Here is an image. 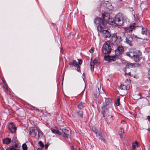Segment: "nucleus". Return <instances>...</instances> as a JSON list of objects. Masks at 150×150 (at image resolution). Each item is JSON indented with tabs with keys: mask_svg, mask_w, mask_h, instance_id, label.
Returning a JSON list of instances; mask_svg holds the SVG:
<instances>
[{
	"mask_svg": "<svg viewBox=\"0 0 150 150\" xmlns=\"http://www.w3.org/2000/svg\"><path fill=\"white\" fill-rule=\"evenodd\" d=\"M111 99L109 98H105V102H103L102 107V114L103 117L108 120L111 121L113 120V117L109 112V108L111 107Z\"/></svg>",
	"mask_w": 150,
	"mask_h": 150,
	"instance_id": "obj_1",
	"label": "nucleus"
},
{
	"mask_svg": "<svg viewBox=\"0 0 150 150\" xmlns=\"http://www.w3.org/2000/svg\"><path fill=\"white\" fill-rule=\"evenodd\" d=\"M123 23L122 15L121 14H118L117 15L114 19H112L111 22H110V21H109V24L113 25L114 23L118 26H121Z\"/></svg>",
	"mask_w": 150,
	"mask_h": 150,
	"instance_id": "obj_2",
	"label": "nucleus"
},
{
	"mask_svg": "<svg viewBox=\"0 0 150 150\" xmlns=\"http://www.w3.org/2000/svg\"><path fill=\"white\" fill-rule=\"evenodd\" d=\"M94 22L97 25V26L99 31L103 30V28L105 27V23L104 21L99 18H95Z\"/></svg>",
	"mask_w": 150,
	"mask_h": 150,
	"instance_id": "obj_3",
	"label": "nucleus"
},
{
	"mask_svg": "<svg viewBox=\"0 0 150 150\" xmlns=\"http://www.w3.org/2000/svg\"><path fill=\"white\" fill-rule=\"evenodd\" d=\"M111 47L109 42L107 41L103 45L102 51L105 54H109L111 51Z\"/></svg>",
	"mask_w": 150,
	"mask_h": 150,
	"instance_id": "obj_4",
	"label": "nucleus"
},
{
	"mask_svg": "<svg viewBox=\"0 0 150 150\" xmlns=\"http://www.w3.org/2000/svg\"><path fill=\"white\" fill-rule=\"evenodd\" d=\"M8 129L10 132L12 133L16 132L17 128L12 122L10 123L8 125Z\"/></svg>",
	"mask_w": 150,
	"mask_h": 150,
	"instance_id": "obj_5",
	"label": "nucleus"
},
{
	"mask_svg": "<svg viewBox=\"0 0 150 150\" xmlns=\"http://www.w3.org/2000/svg\"><path fill=\"white\" fill-rule=\"evenodd\" d=\"M136 24L134 23L131 25L129 27H125L124 29L126 32H132L133 30H134L136 27Z\"/></svg>",
	"mask_w": 150,
	"mask_h": 150,
	"instance_id": "obj_6",
	"label": "nucleus"
},
{
	"mask_svg": "<svg viewBox=\"0 0 150 150\" xmlns=\"http://www.w3.org/2000/svg\"><path fill=\"white\" fill-rule=\"evenodd\" d=\"M102 15L104 21H108L109 23L110 21V22H111L112 20L111 18H110V16L108 13L106 12H104L102 13Z\"/></svg>",
	"mask_w": 150,
	"mask_h": 150,
	"instance_id": "obj_7",
	"label": "nucleus"
},
{
	"mask_svg": "<svg viewBox=\"0 0 150 150\" xmlns=\"http://www.w3.org/2000/svg\"><path fill=\"white\" fill-rule=\"evenodd\" d=\"M30 134L33 137H35L37 134V132H38V129L37 127L33 128L30 129Z\"/></svg>",
	"mask_w": 150,
	"mask_h": 150,
	"instance_id": "obj_8",
	"label": "nucleus"
},
{
	"mask_svg": "<svg viewBox=\"0 0 150 150\" xmlns=\"http://www.w3.org/2000/svg\"><path fill=\"white\" fill-rule=\"evenodd\" d=\"M105 27L103 28V30L100 31L103 33V35L105 38H109L111 36L110 33L107 30H105Z\"/></svg>",
	"mask_w": 150,
	"mask_h": 150,
	"instance_id": "obj_9",
	"label": "nucleus"
},
{
	"mask_svg": "<svg viewBox=\"0 0 150 150\" xmlns=\"http://www.w3.org/2000/svg\"><path fill=\"white\" fill-rule=\"evenodd\" d=\"M124 49L122 45H119L115 50V52L119 54L122 53L124 52Z\"/></svg>",
	"mask_w": 150,
	"mask_h": 150,
	"instance_id": "obj_10",
	"label": "nucleus"
},
{
	"mask_svg": "<svg viewBox=\"0 0 150 150\" xmlns=\"http://www.w3.org/2000/svg\"><path fill=\"white\" fill-rule=\"evenodd\" d=\"M100 95L99 88L98 87L96 89V93H94L92 96L94 100L98 98Z\"/></svg>",
	"mask_w": 150,
	"mask_h": 150,
	"instance_id": "obj_11",
	"label": "nucleus"
},
{
	"mask_svg": "<svg viewBox=\"0 0 150 150\" xmlns=\"http://www.w3.org/2000/svg\"><path fill=\"white\" fill-rule=\"evenodd\" d=\"M62 131L64 133L63 136L64 137L68 138L70 133V131L65 129H63Z\"/></svg>",
	"mask_w": 150,
	"mask_h": 150,
	"instance_id": "obj_12",
	"label": "nucleus"
},
{
	"mask_svg": "<svg viewBox=\"0 0 150 150\" xmlns=\"http://www.w3.org/2000/svg\"><path fill=\"white\" fill-rule=\"evenodd\" d=\"M134 48H131L129 50V52H127L126 53V54L127 56H128L130 57H131L132 58H133V56L134 54Z\"/></svg>",
	"mask_w": 150,
	"mask_h": 150,
	"instance_id": "obj_13",
	"label": "nucleus"
},
{
	"mask_svg": "<svg viewBox=\"0 0 150 150\" xmlns=\"http://www.w3.org/2000/svg\"><path fill=\"white\" fill-rule=\"evenodd\" d=\"M141 58V53L133 57V58L135 62H137L140 61Z\"/></svg>",
	"mask_w": 150,
	"mask_h": 150,
	"instance_id": "obj_14",
	"label": "nucleus"
},
{
	"mask_svg": "<svg viewBox=\"0 0 150 150\" xmlns=\"http://www.w3.org/2000/svg\"><path fill=\"white\" fill-rule=\"evenodd\" d=\"M98 136H99V139L102 141L105 142L106 138V137L102 133L99 132L98 134Z\"/></svg>",
	"mask_w": 150,
	"mask_h": 150,
	"instance_id": "obj_15",
	"label": "nucleus"
},
{
	"mask_svg": "<svg viewBox=\"0 0 150 150\" xmlns=\"http://www.w3.org/2000/svg\"><path fill=\"white\" fill-rule=\"evenodd\" d=\"M11 142V139L8 138H6L3 140V143L6 144H9Z\"/></svg>",
	"mask_w": 150,
	"mask_h": 150,
	"instance_id": "obj_16",
	"label": "nucleus"
},
{
	"mask_svg": "<svg viewBox=\"0 0 150 150\" xmlns=\"http://www.w3.org/2000/svg\"><path fill=\"white\" fill-rule=\"evenodd\" d=\"M121 89L124 90H128L129 88V86L128 85H122L120 86Z\"/></svg>",
	"mask_w": 150,
	"mask_h": 150,
	"instance_id": "obj_17",
	"label": "nucleus"
},
{
	"mask_svg": "<svg viewBox=\"0 0 150 150\" xmlns=\"http://www.w3.org/2000/svg\"><path fill=\"white\" fill-rule=\"evenodd\" d=\"M3 88L4 91L6 93H8L9 91V88L6 83H4L3 86Z\"/></svg>",
	"mask_w": 150,
	"mask_h": 150,
	"instance_id": "obj_18",
	"label": "nucleus"
},
{
	"mask_svg": "<svg viewBox=\"0 0 150 150\" xmlns=\"http://www.w3.org/2000/svg\"><path fill=\"white\" fill-rule=\"evenodd\" d=\"M69 64L72 66H74L75 67H77L78 64L77 63V62L75 60H73L72 61L70 62Z\"/></svg>",
	"mask_w": 150,
	"mask_h": 150,
	"instance_id": "obj_19",
	"label": "nucleus"
},
{
	"mask_svg": "<svg viewBox=\"0 0 150 150\" xmlns=\"http://www.w3.org/2000/svg\"><path fill=\"white\" fill-rule=\"evenodd\" d=\"M96 60L93 61L91 60L90 65L91 66V69L92 71H93L94 69V65H95V63L96 62Z\"/></svg>",
	"mask_w": 150,
	"mask_h": 150,
	"instance_id": "obj_20",
	"label": "nucleus"
},
{
	"mask_svg": "<svg viewBox=\"0 0 150 150\" xmlns=\"http://www.w3.org/2000/svg\"><path fill=\"white\" fill-rule=\"evenodd\" d=\"M51 131L53 133L57 134L59 135H61V133L59 132L58 130L54 129H51Z\"/></svg>",
	"mask_w": 150,
	"mask_h": 150,
	"instance_id": "obj_21",
	"label": "nucleus"
},
{
	"mask_svg": "<svg viewBox=\"0 0 150 150\" xmlns=\"http://www.w3.org/2000/svg\"><path fill=\"white\" fill-rule=\"evenodd\" d=\"M11 146L13 147V149L15 150H19L20 149V147L18 143H15L14 145Z\"/></svg>",
	"mask_w": 150,
	"mask_h": 150,
	"instance_id": "obj_22",
	"label": "nucleus"
},
{
	"mask_svg": "<svg viewBox=\"0 0 150 150\" xmlns=\"http://www.w3.org/2000/svg\"><path fill=\"white\" fill-rule=\"evenodd\" d=\"M124 133V129L122 128H120L119 129V133L121 137H123V135Z\"/></svg>",
	"mask_w": 150,
	"mask_h": 150,
	"instance_id": "obj_23",
	"label": "nucleus"
},
{
	"mask_svg": "<svg viewBox=\"0 0 150 150\" xmlns=\"http://www.w3.org/2000/svg\"><path fill=\"white\" fill-rule=\"evenodd\" d=\"M132 39V37H129L128 39L127 38L126 39V42L130 46L132 45V41H131V40Z\"/></svg>",
	"mask_w": 150,
	"mask_h": 150,
	"instance_id": "obj_24",
	"label": "nucleus"
},
{
	"mask_svg": "<svg viewBox=\"0 0 150 150\" xmlns=\"http://www.w3.org/2000/svg\"><path fill=\"white\" fill-rule=\"evenodd\" d=\"M134 66V64L132 63H128L127 64L125 67V69H126L130 68H132Z\"/></svg>",
	"mask_w": 150,
	"mask_h": 150,
	"instance_id": "obj_25",
	"label": "nucleus"
},
{
	"mask_svg": "<svg viewBox=\"0 0 150 150\" xmlns=\"http://www.w3.org/2000/svg\"><path fill=\"white\" fill-rule=\"evenodd\" d=\"M84 106V103L82 102H81L78 105V108L81 110L82 109Z\"/></svg>",
	"mask_w": 150,
	"mask_h": 150,
	"instance_id": "obj_26",
	"label": "nucleus"
},
{
	"mask_svg": "<svg viewBox=\"0 0 150 150\" xmlns=\"http://www.w3.org/2000/svg\"><path fill=\"white\" fill-rule=\"evenodd\" d=\"M139 146L138 142L136 141L132 144V149H136V147H138Z\"/></svg>",
	"mask_w": 150,
	"mask_h": 150,
	"instance_id": "obj_27",
	"label": "nucleus"
},
{
	"mask_svg": "<svg viewBox=\"0 0 150 150\" xmlns=\"http://www.w3.org/2000/svg\"><path fill=\"white\" fill-rule=\"evenodd\" d=\"M134 54L133 56V57H134L135 56H136V55H138V54H139L141 53V52H139V51L136 49H135L134 48Z\"/></svg>",
	"mask_w": 150,
	"mask_h": 150,
	"instance_id": "obj_28",
	"label": "nucleus"
},
{
	"mask_svg": "<svg viewBox=\"0 0 150 150\" xmlns=\"http://www.w3.org/2000/svg\"><path fill=\"white\" fill-rule=\"evenodd\" d=\"M78 116L81 118H82L83 115V112L82 111H79L78 112Z\"/></svg>",
	"mask_w": 150,
	"mask_h": 150,
	"instance_id": "obj_29",
	"label": "nucleus"
},
{
	"mask_svg": "<svg viewBox=\"0 0 150 150\" xmlns=\"http://www.w3.org/2000/svg\"><path fill=\"white\" fill-rule=\"evenodd\" d=\"M142 34H143V35H146L147 34V30L146 29H145L143 28H142Z\"/></svg>",
	"mask_w": 150,
	"mask_h": 150,
	"instance_id": "obj_30",
	"label": "nucleus"
},
{
	"mask_svg": "<svg viewBox=\"0 0 150 150\" xmlns=\"http://www.w3.org/2000/svg\"><path fill=\"white\" fill-rule=\"evenodd\" d=\"M116 60V58L115 56H110V61H115Z\"/></svg>",
	"mask_w": 150,
	"mask_h": 150,
	"instance_id": "obj_31",
	"label": "nucleus"
},
{
	"mask_svg": "<svg viewBox=\"0 0 150 150\" xmlns=\"http://www.w3.org/2000/svg\"><path fill=\"white\" fill-rule=\"evenodd\" d=\"M22 147L23 150H28L27 146L25 144H23Z\"/></svg>",
	"mask_w": 150,
	"mask_h": 150,
	"instance_id": "obj_32",
	"label": "nucleus"
},
{
	"mask_svg": "<svg viewBox=\"0 0 150 150\" xmlns=\"http://www.w3.org/2000/svg\"><path fill=\"white\" fill-rule=\"evenodd\" d=\"M120 99V98L118 97L115 101V103L117 106H118L119 105Z\"/></svg>",
	"mask_w": 150,
	"mask_h": 150,
	"instance_id": "obj_33",
	"label": "nucleus"
},
{
	"mask_svg": "<svg viewBox=\"0 0 150 150\" xmlns=\"http://www.w3.org/2000/svg\"><path fill=\"white\" fill-rule=\"evenodd\" d=\"M104 59L105 60L110 61V56H105L104 57Z\"/></svg>",
	"mask_w": 150,
	"mask_h": 150,
	"instance_id": "obj_34",
	"label": "nucleus"
},
{
	"mask_svg": "<svg viewBox=\"0 0 150 150\" xmlns=\"http://www.w3.org/2000/svg\"><path fill=\"white\" fill-rule=\"evenodd\" d=\"M38 144L41 147H43L44 146V145L42 141H39Z\"/></svg>",
	"mask_w": 150,
	"mask_h": 150,
	"instance_id": "obj_35",
	"label": "nucleus"
},
{
	"mask_svg": "<svg viewBox=\"0 0 150 150\" xmlns=\"http://www.w3.org/2000/svg\"><path fill=\"white\" fill-rule=\"evenodd\" d=\"M6 150H15L13 148V146H10L9 147L7 148Z\"/></svg>",
	"mask_w": 150,
	"mask_h": 150,
	"instance_id": "obj_36",
	"label": "nucleus"
},
{
	"mask_svg": "<svg viewBox=\"0 0 150 150\" xmlns=\"http://www.w3.org/2000/svg\"><path fill=\"white\" fill-rule=\"evenodd\" d=\"M93 132L96 134L97 136H98V134L100 132L96 130H93Z\"/></svg>",
	"mask_w": 150,
	"mask_h": 150,
	"instance_id": "obj_37",
	"label": "nucleus"
},
{
	"mask_svg": "<svg viewBox=\"0 0 150 150\" xmlns=\"http://www.w3.org/2000/svg\"><path fill=\"white\" fill-rule=\"evenodd\" d=\"M78 63L79 65H81L82 64V61L81 59H78Z\"/></svg>",
	"mask_w": 150,
	"mask_h": 150,
	"instance_id": "obj_38",
	"label": "nucleus"
},
{
	"mask_svg": "<svg viewBox=\"0 0 150 150\" xmlns=\"http://www.w3.org/2000/svg\"><path fill=\"white\" fill-rule=\"evenodd\" d=\"M75 67L77 68V70L78 71H79L80 70V66H79L78 65L77 66V67Z\"/></svg>",
	"mask_w": 150,
	"mask_h": 150,
	"instance_id": "obj_39",
	"label": "nucleus"
},
{
	"mask_svg": "<svg viewBox=\"0 0 150 150\" xmlns=\"http://www.w3.org/2000/svg\"><path fill=\"white\" fill-rule=\"evenodd\" d=\"M94 48L93 47H92L91 49L89 50V51L91 53H92L94 51Z\"/></svg>",
	"mask_w": 150,
	"mask_h": 150,
	"instance_id": "obj_40",
	"label": "nucleus"
},
{
	"mask_svg": "<svg viewBox=\"0 0 150 150\" xmlns=\"http://www.w3.org/2000/svg\"><path fill=\"white\" fill-rule=\"evenodd\" d=\"M130 81H131L129 79H127L125 81V82L126 83H130Z\"/></svg>",
	"mask_w": 150,
	"mask_h": 150,
	"instance_id": "obj_41",
	"label": "nucleus"
},
{
	"mask_svg": "<svg viewBox=\"0 0 150 150\" xmlns=\"http://www.w3.org/2000/svg\"><path fill=\"white\" fill-rule=\"evenodd\" d=\"M121 123L122 124H125V120H122L121 121Z\"/></svg>",
	"mask_w": 150,
	"mask_h": 150,
	"instance_id": "obj_42",
	"label": "nucleus"
},
{
	"mask_svg": "<svg viewBox=\"0 0 150 150\" xmlns=\"http://www.w3.org/2000/svg\"><path fill=\"white\" fill-rule=\"evenodd\" d=\"M125 75L126 76L128 74L129 75H130V72H129V73H127L126 72V71L125 70Z\"/></svg>",
	"mask_w": 150,
	"mask_h": 150,
	"instance_id": "obj_43",
	"label": "nucleus"
},
{
	"mask_svg": "<svg viewBox=\"0 0 150 150\" xmlns=\"http://www.w3.org/2000/svg\"><path fill=\"white\" fill-rule=\"evenodd\" d=\"M49 145V144H45V149H47V148Z\"/></svg>",
	"mask_w": 150,
	"mask_h": 150,
	"instance_id": "obj_44",
	"label": "nucleus"
},
{
	"mask_svg": "<svg viewBox=\"0 0 150 150\" xmlns=\"http://www.w3.org/2000/svg\"><path fill=\"white\" fill-rule=\"evenodd\" d=\"M38 137H40V136L42 135V134L39 132V130H38Z\"/></svg>",
	"mask_w": 150,
	"mask_h": 150,
	"instance_id": "obj_45",
	"label": "nucleus"
},
{
	"mask_svg": "<svg viewBox=\"0 0 150 150\" xmlns=\"http://www.w3.org/2000/svg\"><path fill=\"white\" fill-rule=\"evenodd\" d=\"M71 149L72 150H74V146L73 145H72L71 146Z\"/></svg>",
	"mask_w": 150,
	"mask_h": 150,
	"instance_id": "obj_46",
	"label": "nucleus"
},
{
	"mask_svg": "<svg viewBox=\"0 0 150 150\" xmlns=\"http://www.w3.org/2000/svg\"><path fill=\"white\" fill-rule=\"evenodd\" d=\"M137 95H138V96H140V97L139 98H138V99H139V98H141V96H142V95H141V94H140V93H138V94H137Z\"/></svg>",
	"mask_w": 150,
	"mask_h": 150,
	"instance_id": "obj_47",
	"label": "nucleus"
},
{
	"mask_svg": "<svg viewBox=\"0 0 150 150\" xmlns=\"http://www.w3.org/2000/svg\"><path fill=\"white\" fill-rule=\"evenodd\" d=\"M147 118L149 120V121L150 122V116H148L147 117Z\"/></svg>",
	"mask_w": 150,
	"mask_h": 150,
	"instance_id": "obj_48",
	"label": "nucleus"
},
{
	"mask_svg": "<svg viewBox=\"0 0 150 150\" xmlns=\"http://www.w3.org/2000/svg\"><path fill=\"white\" fill-rule=\"evenodd\" d=\"M32 107L34 109V110H38V109H36V108H35V107Z\"/></svg>",
	"mask_w": 150,
	"mask_h": 150,
	"instance_id": "obj_49",
	"label": "nucleus"
},
{
	"mask_svg": "<svg viewBox=\"0 0 150 150\" xmlns=\"http://www.w3.org/2000/svg\"><path fill=\"white\" fill-rule=\"evenodd\" d=\"M107 124H108V125H109V124H110V122H107Z\"/></svg>",
	"mask_w": 150,
	"mask_h": 150,
	"instance_id": "obj_50",
	"label": "nucleus"
},
{
	"mask_svg": "<svg viewBox=\"0 0 150 150\" xmlns=\"http://www.w3.org/2000/svg\"><path fill=\"white\" fill-rule=\"evenodd\" d=\"M132 150H136V149H132Z\"/></svg>",
	"mask_w": 150,
	"mask_h": 150,
	"instance_id": "obj_51",
	"label": "nucleus"
},
{
	"mask_svg": "<svg viewBox=\"0 0 150 150\" xmlns=\"http://www.w3.org/2000/svg\"><path fill=\"white\" fill-rule=\"evenodd\" d=\"M148 130L150 131V127L148 129Z\"/></svg>",
	"mask_w": 150,
	"mask_h": 150,
	"instance_id": "obj_52",
	"label": "nucleus"
}]
</instances>
